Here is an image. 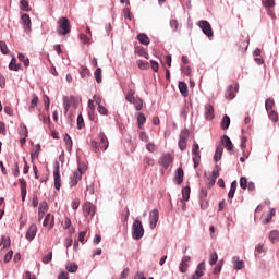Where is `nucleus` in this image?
I'll return each mask as SVG.
<instances>
[{
	"mask_svg": "<svg viewBox=\"0 0 279 279\" xmlns=\"http://www.w3.org/2000/svg\"><path fill=\"white\" fill-rule=\"evenodd\" d=\"M145 121H147V118L145 117V114L138 113L137 114V125H138L140 130H143V128L145 125Z\"/></svg>",
	"mask_w": 279,
	"mask_h": 279,
	"instance_id": "a878e982",
	"label": "nucleus"
},
{
	"mask_svg": "<svg viewBox=\"0 0 279 279\" xmlns=\"http://www.w3.org/2000/svg\"><path fill=\"white\" fill-rule=\"evenodd\" d=\"M38 232V227L36 223H32L26 232V240L27 241H34L36 239V233Z\"/></svg>",
	"mask_w": 279,
	"mask_h": 279,
	"instance_id": "9d476101",
	"label": "nucleus"
},
{
	"mask_svg": "<svg viewBox=\"0 0 279 279\" xmlns=\"http://www.w3.org/2000/svg\"><path fill=\"white\" fill-rule=\"evenodd\" d=\"M21 10H23L24 12H32V7H29V1L27 0H21Z\"/></svg>",
	"mask_w": 279,
	"mask_h": 279,
	"instance_id": "c756f323",
	"label": "nucleus"
},
{
	"mask_svg": "<svg viewBox=\"0 0 279 279\" xmlns=\"http://www.w3.org/2000/svg\"><path fill=\"white\" fill-rule=\"evenodd\" d=\"M14 256V252L13 251H9L5 255H4V263H10L12 260V257Z\"/></svg>",
	"mask_w": 279,
	"mask_h": 279,
	"instance_id": "bf43d9fd",
	"label": "nucleus"
},
{
	"mask_svg": "<svg viewBox=\"0 0 279 279\" xmlns=\"http://www.w3.org/2000/svg\"><path fill=\"white\" fill-rule=\"evenodd\" d=\"M190 134L191 133L189 132V129H184L180 132L179 142H178L180 151H186V145H187Z\"/></svg>",
	"mask_w": 279,
	"mask_h": 279,
	"instance_id": "7ed1b4c3",
	"label": "nucleus"
},
{
	"mask_svg": "<svg viewBox=\"0 0 279 279\" xmlns=\"http://www.w3.org/2000/svg\"><path fill=\"white\" fill-rule=\"evenodd\" d=\"M192 154H199V144H197V143L193 144Z\"/></svg>",
	"mask_w": 279,
	"mask_h": 279,
	"instance_id": "774afa93",
	"label": "nucleus"
},
{
	"mask_svg": "<svg viewBox=\"0 0 279 279\" xmlns=\"http://www.w3.org/2000/svg\"><path fill=\"white\" fill-rule=\"evenodd\" d=\"M84 128V117L82 114L77 116V129L82 130Z\"/></svg>",
	"mask_w": 279,
	"mask_h": 279,
	"instance_id": "4d7b16f0",
	"label": "nucleus"
},
{
	"mask_svg": "<svg viewBox=\"0 0 279 279\" xmlns=\"http://www.w3.org/2000/svg\"><path fill=\"white\" fill-rule=\"evenodd\" d=\"M179 270L181 274H186V271H189V264L181 262L179 265Z\"/></svg>",
	"mask_w": 279,
	"mask_h": 279,
	"instance_id": "8fccbe9b",
	"label": "nucleus"
},
{
	"mask_svg": "<svg viewBox=\"0 0 279 279\" xmlns=\"http://www.w3.org/2000/svg\"><path fill=\"white\" fill-rule=\"evenodd\" d=\"M43 226L45 228H47V226H49V230L53 229V226H56V217L52 216L51 214H47L44 219Z\"/></svg>",
	"mask_w": 279,
	"mask_h": 279,
	"instance_id": "9b49d317",
	"label": "nucleus"
},
{
	"mask_svg": "<svg viewBox=\"0 0 279 279\" xmlns=\"http://www.w3.org/2000/svg\"><path fill=\"white\" fill-rule=\"evenodd\" d=\"M201 208L202 210H207L208 209V201L206 198L199 199Z\"/></svg>",
	"mask_w": 279,
	"mask_h": 279,
	"instance_id": "052dcab7",
	"label": "nucleus"
},
{
	"mask_svg": "<svg viewBox=\"0 0 279 279\" xmlns=\"http://www.w3.org/2000/svg\"><path fill=\"white\" fill-rule=\"evenodd\" d=\"M98 112H99V114H102L104 117H108V109H106V107H104L102 105L98 106Z\"/></svg>",
	"mask_w": 279,
	"mask_h": 279,
	"instance_id": "13d9d810",
	"label": "nucleus"
},
{
	"mask_svg": "<svg viewBox=\"0 0 279 279\" xmlns=\"http://www.w3.org/2000/svg\"><path fill=\"white\" fill-rule=\"evenodd\" d=\"M236 186H238L236 181H232L231 182V187H230L229 193H228L229 199H234V193H236Z\"/></svg>",
	"mask_w": 279,
	"mask_h": 279,
	"instance_id": "b1692460",
	"label": "nucleus"
},
{
	"mask_svg": "<svg viewBox=\"0 0 279 279\" xmlns=\"http://www.w3.org/2000/svg\"><path fill=\"white\" fill-rule=\"evenodd\" d=\"M19 182H20L22 202H25V197H27V182L24 181V179H20Z\"/></svg>",
	"mask_w": 279,
	"mask_h": 279,
	"instance_id": "dca6fc26",
	"label": "nucleus"
},
{
	"mask_svg": "<svg viewBox=\"0 0 279 279\" xmlns=\"http://www.w3.org/2000/svg\"><path fill=\"white\" fill-rule=\"evenodd\" d=\"M268 117L272 123H278V112L276 110H270Z\"/></svg>",
	"mask_w": 279,
	"mask_h": 279,
	"instance_id": "4c0bfd02",
	"label": "nucleus"
},
{
	"mask_svg": "<svg viewBox=\"0 0 279 279\" xmlns=\"http://www.w3.org/2000/svg\"><path fill=\"white\" fill-rule=\"evenodd\" d=\"M191 199V186L186 185L182 189V199L181 202H189Z\"/></svg>",
	"mask_w": 279,
	"mask_h": 279,
	"instance_id": "6ab92c4d",
	"label": "nucleus"
},
{
	"mask_svg": "<svg viewBox=\"0 0 279 279\" xmlns=\"http://www.w3.org/2000/svg\"><path fill=\"white\" fill-rule=\"evenodd\" d=\"M17 59L20 60V62H23L24 66H29V59L28 58H25V54L23 53H19L17 54Z\"/></svg>",
	"mask_w": 279,
	"mask_h": 279,
	"instance_id": "58836bf2",
	"label": "nucleus"
},
{
	"mask_svg": "<svg viewBox=\"0 0 279 279\" xmlns=\"http://www.w3.org/2000/svg\"><path fill=\"white\" fill-rule=\"evenodd\" d=\"M208 197V190L206 187H202L199 192V199H206Z\"/></svg>",
	"mask_w": 279,
	"mask_h": 279,
	"instance_id": "6e6d98bb",
	"label": "nucleus"
},
{
	"mask_svg": "<svg viewBox=\"0 0 279 279\" xmlns=\"http://www.w3.org/2000/svg\"><path fill=\"white\" fill-rule=\"evenodd\" d=\"M223 144L227 151H232V149H234V146L232 145V140H230L228 135H223L221 137V145Z\"/></svg>",
	"mask_w": 279,
	"mask_h": 279,
	"instance_id": "2eb2a0df",
	"label": "nucleus"
},
{
	"mask_svg": "<svg viewBox=\"0 0 279 279\" xmlns=\"http://www.w3.org/2000/svg\"><path fill=\"white\" fill-rule=\"evenodd\" d=\"M99 147L100 149H104V151H106V149H108V137L106 136V133L100 132L99 133Z\"/></svg>",
	"mask_w": 279,
	"mask_h": 279,
	"instance_id": "f3484780",
	"label": "nucleus"
},
{
	"mask_svg": "<svg viewBox=\"0 0 279 279\" xmlns=\"http://www.w3.org/2000/svg\"><path fill=\"white\" fill-rule=\"evenodd\" d=\"M179 90L183 97H189V85H186L183 81L179 82Z\"/></svg>",
	"mask_w": 279,
	"mask_h": 279,
	"instance_id": "aec40b11",
	"label": "nucleus"
},
{
	"mask_svg": "<svg viewBox=\"0 0 279 279\" xmlns=\"http://www.w3.org/2000/svg\"><path fill=\"white\" fill-rule=\"evenodd\" d=\"M232 265H233V269H235V271H241V269H243L245 267V262L240 260L239 256H233Z\"/></svg>",
	"mask_w": 279,
	"mask_h": 279,
	"instance_id": "4468645a",
	"label": "nucleus"
},
{
	"mask_svg": "<svg viewBox=\"0 0 279 279\" xmlns=\"http://www.w3.org/2000/svg\"><path fill=\"white\" fill-rule=\"evenodd\" d=\"M154 165H156V161L154 160V158L149 157V156H146L144 158V167L147 168V167H154Z\"/></svg>",
	"mask_w": 279,
	"mask_h": 279,
	"instance_id": "72a5a7b5",
	"label": "nucleus"
},
{
	"mask_svg": "<svg viewBox=\"0 0 279 279\" xmlns=\"http://www.w3.org/2000/svg\"><path fill=\"white\" fill-rule=\"evenodd\" d=\"M158 219H160V215L158 213V209L155 208L149 213V228H150V230L156 229V226H158Z\"/></svg>",
	"mask_w": 279,
	"mask_h": 279,
	"instance_id": "39448f33",
	"label": "nucleus"
},
{
	"mask_svg": "<svg viewBox=\"0 0 279 279\" xmlns=\"http://www.w3.org/2000/svg\"><path fill=\"white\" fill-rule=\"evenodd\" d=\"M269 240L271 241V243H278L279 242V231H271L269 234Z\"/></svg>",
	"mask_w": 279,
	"mask_h": 279,
	"instance_id": "7c9ffc66",
	"label": "nucleus"
},
{
	"mask_svg": "<svg viewBox=\"0 0 279 279\" xmlns=\"http://www.w3.org/2000/svg\"><path fill=\"white\" fill-rule=\"evenodd\" d=\"M174 182L177 184H182L184 182V169H182V167H179L177 169V174L174 177Z\"/></svg>",
	"mask_w": 279,
	"mask_h": 279,
	"instance_id": "a211bd4d",
	"label": "nucleus"
},
{
	"mask_svg": "<svg viewBox=\"0 0 279 279\" xmlns=\"http://www.w3.org/2000/svg\"><path fill=\"white\" fill-rule=\"evenodd\" d=\"M217 260H219V255H217V253H211L209 257V265H217Z\"/></svg>",
	"mask_w": 279,
	"mask_h": 279,
	"instance_id": "a18cd8bd",
	"label": "nucleus"
},
{
	"mask_svg": "<svg viewBox=\"0 0 279 279\" xmlns=\"http://www.w3.org/2000/svg\"><path fill=\"white\" fill-rule=\"evenodd\" d=\"M276 215V209L271 208L269 213L266 215V218L263 219V223L267 225L271 219H274V216Z\"/></svg>",
	"mask_w": 279,
	"mask_h": 279,
	"instance_id": "cd10ccee",
	"label": "nucleus"
},
{
	"mask_svg": "<svg viewBox=\"0 0 279 279\" xmlns=\"http://www.w3.org/2000/svg\"><path fill=\"white\" fill-rule=\"evenodd\" d=\"M10 71H21V64L16 63V58H12L9 63Z\"/></svg>",
	"mask_w": 279,
	"mask_h": 279,
	"instance_id": "5701e85b",
	"label": "nucleus"
},
{
	"mask_svg": "<svg viewBox=\"0 0 279 279\" xmlns=\"http://www.w3.org/2000/svg\"><path fill=\"white\" fill-rule=\"evenodd\" d=\"M198 27L202 29L203 34L207 36V38H213L214 33H213V26H210V22L206 20H201L198 22Z\"/></svg>",
	"mask_w": 279,
	"mask_h": 279,
	"instance_id": "20e7f679",
	"label": "nucleus"
},
{
	"mask_svg": "<svg viewBox=\"0 0 279 279\" xmlns=\"http://www.w3.org/2000/svg\"><path fill=\"white\" fill-rule=\"evenodd\" d=\"M0 51L3 56H8L9 50H8V44H5V41H0Z\"/></svg>",
	"mask_w": 279,
	"mask_h": 279,
	"instance_id": "49530a36",
	"label": "nucleus"
},
{
	"mask_svg": "<svg viewBox=\"0 0 279 279\" xmlns=\"http://www.w3.org/2000/svg\"><path fill=\"white\" fill-rule=\"evenodd\" d=\"M140 138L144 142V143H149V135H147L146 132H142L140 134Z\"/></svg>",
	"mask_w": 279,
	"mask_h": 279,
	"instance_id": "0e129e2a",
	"label": "nucleus"
},
{
	"mask_svg": "<svg viewBox=\"0 0 279 279\" xmlns=\"http://www.w3.org/2000/svg\"><path fill=\"white\" fill-rule=\"evenodd\" d=\"M80 208V198H75L73 202H72V209L73 210H77Z\"/></svg>",
	"mask_w": 279,
	"mask_h": 279,
	"instance_id": "69168bd1",
	"label": "nucleus"
},
{
	"mask_svg": "<svg viewBox=\"0 0 279 279\" xmlns=\"http://www.w3.org/2000/svg\"><path fill=\"white\" fill-rule=\"evenodd\" d=\"M137 66L138 69H141L142 71H145L146 69L149 68V62L145 61V60H138L137 61Z\"/></svg>",
	"mask_w": 279,
	"mask_h": 279,
	"instance_id": "79ce46f5",
	"label": "nucleus"
},
{
	"mask_svg": "<svg viewBox=\"0 0 279 279\" xmlns=\"http://www.w3.org/2000/svg\"><path fill=\"white\" fill-rule=\"evenodd\" d=\"M1 241H2L3 248L8 250V247H10V245H11L10 238L2 235Z\"/></svg>",
	"mask_w": 279,
	"mask_h": 279,
	"instance_id": "de8ad7c7",
	"label": "nucleus"
},
{
	"mask_svg": "<svg viewBox=\"0 0 279 279\" xmlns=\"http://www.w3.org/2000/svg\"><path fill=\"white\" fill-rule=\"evenodd\" d=\"M77 269H78V266L75 263H70L66 265V271H69L70 274H75Z\"/></svg>",
	"mask_w": 279,
	"mask_h": 279,
	"instance_id": "e433bc0d",
	"label": "nucleus"
},
{
	"mask_svg": "<svg viewBox=\"0 0 279 279\" xmlns=\"http://www.w3.org/2000/svg\"><path fill=\"white\" fill-rule=\"evenodd\" d=\"M145 236V228H143V221L135 219L132 225V239L134 241H141Z\"/></svg>",
	"mask_w": 279,
	"mask_h": 279,
	"instance_id": "f257e3e1",
	"label": "nucleus"
},
{
	"mask_svg": "<svg viewBox=\"0 0 279 279\" xmlns=\"http://www.w3.org/2000/svg\"><path fill=\"white\" fill-rule=\"evenodd\" d=\"M170 27L172 32H178V20H170Z\"/></svg>",
	"mask_w": 279,
	"mask_h": 279,
	"instance_id": "680f3d73",
	"label": "nucleus"
},
{
	"mask_svg": "<svg viewBox=\"0 0 279 279\" xmlns=\"http://www.w3.org/2000/svg\"><path fill=\"white\" fill-rule=\"evenodd\" d=\"M126 101H129V104H134V101H136V98H134V90L133 89H129L126 96H125Z\"/></svg>",
	"mask_w": 279,
	"mask_h": 279,
	"instance_id": "f704fd0d",
	"label": "nucleus"
},
{
	"mask_svg": "<svg viewBox=\"0 0 279 279\" xmlns=\"http://www.w3.org/2000/svg\"><path fill=\"white\" fill-rule=\"evenodd\" d=\"M57 23V33L59 36H66V34H71V22L66 17L59 19Z\"/></svg>",
	"mask_w": 279,
	"mask_h": 279,
	"instance_id": "f03ea898",
	"label": "nucleus"
},
{
	"mask_svg": "<svg viewBox=\"0 0 279 279\" xmlns=\"http://www.w3.org/2000/svg\"><path fill=\"white\" fill-rule=\"evenodd\" d=\"M135 53H137V56H141L143 58H146V60L149 59V53H147V50H145L144 48H137L135 50Z\"/></svg>",
	"mask_w": 279,
	"mask_h": 279,
	"instance_id": "ea45409f",
	"label": "nucleus"
},
{
	"mask_svg": "<svg viewBox=\"0 0 279 279\" xmlns=\"http://www.w3.org/2000/svg\"><path fill=\"white\" fill-rule=\"evenodd\" d=\"M240 189H243V191L247 189V178L245 177L240 178Z\"/></svg>",
	"mask_w": 279,
	"mask_h": 279,
	"instance_id": "603ef678",
	"label": "nucleus"
},
{
	"mask_svg": "<svg viewBox=\"0 0 279 279\" xmlns=\"http://www.w3.org/2000/svg\"><path fill=\"white\" fill-rule=\"evenodd\" d=\"M95 210H96V207L90 202H86L83 205V213L85 217H88V216L95 217Z\"/></svg>",
	"mask_w": 279,
	"mask_h": 279,
	"instance_id": "6e6552de",
	"label": "nucleus"
},
{
	"mask_svg": "<svg viewBox=\"0 0 279 279\" xmlns=\"http://www.w3.org/2000/svg\"><path fill=\"white\" fill-rule=\"evenodd\" d=\"M21 21L22 25H24V32H32V19L29 17V14H22Z\"/></svg>",
	"mask_w": 279,
	"mask_h": 279,
	"instance_id": "1a4fd4ad",
	"label": "nucleus"
},
{
	"mask_svg": "<svg viewBox=\"0 0 279 279\" xmlns=\"http://www.w3.org/2000/svg\"><path fill=\"white\" fill-rule=\"evenodd\" d=\"M53 178H54V189L56 191H60L62 186V179L60 177V163L56 162L54 170H53Z\"/></svg>",
	"mask_w": 279,
	"mask_h": 279,
	"instance_id": "423d86ee",
	"label": "nucleus"
},
{
	"mask_svg": "<svg viewBox=\"0 0 279 279\" xmlns=\"http://www.w3.org/2000/svg\"><path fill=\"white\" fill-rule=\"evenodd\" d=\"M82 180V172L74 171L73 174L70 177V186H77V182Z\"/></svg>",
	"mask_w": 279,
	"mask_h": 279,
	"instance_id": "f8f14e48",
	"label": "nucleus"
},
{
	"mask_svg": "<svg viewBox=\"0 0 279 279\" xmlns=\"http://www.w3.org/2000/svg\"><path fill=\"white\" fill-rule=\"evenodd\" d=\"M205 119L209 121L215 119V107L210 104L205 105Z\"/></svg>",
	"mask_w": 279,
	"mask_h": 279,
	"instance_id": "ddd939ff",
	"label": "nucleus"
},
{
	"mask_svg": "<svg viewBox=\"0 0 279 279\" xmlns=\"http://www.w3.org/2000/svg\"><path fill=\"white\" fill-rule=\"evenodd\" d=\"M256 254H265V244H258L255 247V256Z\"/></svg>",
	"mask_w": 279,
	"mask_h": 279,
	"instance_id": "864d4df0",
	"label": "nucleus"
},
{
	"mask_svg": "<svg viewBox=\"0 0 279 279\" xmlns=\"http://www.w3.org/2000/svg\"><path fill=\"white\" fill-rule=\"evenodd\" d=\"M137 40H138V43H141V45H149V43H151V40L145 33L138 34Z\"/></svg>",
	"mask_w": 279,
	"mask_h": 279,
	"instance_id": "4be33fe9",
	"label": "nucleus"
},
{
	"mask_svg": "<svg viewBox=\"0 0 279 279\" xmlns=\"http://www.w3.org/2000/svg\"><path fill=\"white\" fill-rule=\"evenodd\" d=\"M20 136L27 137V126L25 124L20 125Z\"/></svg>",
	"mask_w": 279,
	"mask_h": 279,
	"instance_id": "3c124183",
	"label": "nucleus"
},
{
	"mask_svg": "<svg viewBox=\"0 0 279 279\" xmlns=\"http://www.w3.org/2000/svg\"><path fill=\"white\" fill-rule=\"evenodd\" d=\"M86 169H87L86 163L78 162L76 172L81 173L82 175H84V173H86Z\"/></svg>",
	"mask_w": 279,
	"mask_h": 279,
	"instance_id": "c03bdc74",
	"label": "nucleus"
},
{
	"mask_svg": "<svg viewBox=\"0 0 279 279\" xmlns=\"http://www.w3.org/2000/svg\"><path fill=\"white\" fill-rule=\"evenodd\" d=\"M230 128V116L225 114L221 120V130H228Z\"/></svg>",
	"mask_w": 279,
	"mask_h": 279,
	"instance_id": "bb28decb",
	"label": "nucleus"
},
{
	"mask_svg": "<svg viewBox=\"0 0 279 279\" xmlns=\"http://www.w3.org/2000/svg\"><path fill=\"white\" fill-rule=\"evenodd\" d=\"M195 271H198V274H201V276H204V271H206V263H205V262H201V263L197 265Z\"/></svg>",
	"mask_w": 279,
	"mask_h": 279,
	"instance_id": "37998d69",
	"label": "nucleus"
},
{
	"mask_svg": "<svg viewBox=\"0 0 279 279\" xmlns=\"http://www.w3.org/2000/svg\"><path fill=\"white\" fill-rule=\"evenodd\" d=\"M53 260V253L50 252L48 253L47 255H45L43 258H41V263H44V265H49V263Z\"/></svg>",
	"mask_w": 279,
	"mask_h": 279,
	"instance_id": "c9c22d12",
	"label": "nucleus"
},
{
	"mask_svg": "<svg viewBox=\"0 0 279 279\" xmlns=\"http://www.w3.org/2000/svg\"><path fill=\"white\" fill-rule=\"evenodd\" d=\"M90 148L92 151H95L96 154L99 151V144L97 143V141L93 140L90 142Z\"/></svg>",
	"mask_w": 279,
	"mask_h": 279,
	"instance_id": "5fc2aeb1",
	"label": "nucleus"
},
{
	"mask_svg": "<svg viewBox=\"0 0 279 279\" xmlns=\"http://www.w3.org/2000/svg\"><path fill=\"white\" fill-rule=\"evenodd\" d=\"M64 114H69V108H71V100H69V96H63L62 98Z\"/></svg>",
	"mask_w": 279,
	"mask_h": 279,
	"instance_id": "c85d7f7f",
	"label": "nucleus"
},
{
	"mask_svg": "<svg viewBox=\"0 0 279 279\" xmlns=\"http://www.w3.org/2000/svg\"><path fill=\"white\" fill-rule=\"evenodd\" d=\"M94 77L97 82V84H101L102 77H101V68H97L94 72Z\"/></svg>",
	"mask_w": 279,
	"mask_h": 279,
	"instance_id": "473e14b6",
	"label": "nucleus"
},
{
	"mask_svg": "<svg viewBox=\"0 0 279 279\" xmlns=\"http://www.w3.org/2000/svg\"><path fill=\"white\" fill-rule=\"evenodd\" d=\"M173 162V156L171 154L166 153L159 158V165L162 166L163 169H169V165Z\"/></svg>",
	"mask_w": 279,
	"mask_h": 279,
	"instance_id": "0eeeda50",
	"label": "nucleus"
},
{
	"mask_svg": "<svg viewBox=\"0 0 279 279\" xmlns=\"http://www.w3.org/2000/svg\"><path fill=\"white\" fill-rule=\"evenodd\" d=\"M150 65H151L153 71H155V73H158V69H159L158 63L154 60H150Z\"/></svg>",
	"mask_w": 279,
	"mask_h": 279,
	"instance_id": "338daca9",
	"label": "nucleus"
},
{
	"mask_svg": "<svg viewBox=\"0 0 279 279\" xmlns=\"http://www.w3.org/2000/svg\"><path fill=\"white\" fill-rule=\"evenodd\" d=\"M146 149H147V151H150V154H154V151H156V144H154V143H148V144L146 145Z\"/></svg>",
	"mask_w": 279,
	"mask_h": 279,
	"instance_id": "e2e57ef3",
	"label": "nucleus"
},
{
	"mask_svg": "<svg viewBox=\"0 0 279 279\" xmlns=\"http://www.w3.org/2000/svg\"><path fill=\"white\" fill-rule=\"evenodd\" d=\"M274 104H275L274 98L266 99L265 108H266L267 112L271 111V109L274 108Z\"/></svg>",
	"mask_w": 279,
	"mask_h": 279,
	"instance_id": "a19ab883",
	"label": "nucleus"
},
{
	"mask_svg": "<svg viewBox=\"0 0 279 279\" xmlns=\"http://www.w3.org/2000/svg\"><path fill=\"white\" fill-rule=\"evenodd\" d=\"M63 141L66 144L68 151H71L73 149V140L71 138V135L66 133Z\"/></svg>",
	"mask_w": 279,
	"mask_h": 279,
	"instance_id": "393cba45",
	"label": "nucleus"
},
{
	"mask_svg": "<svg viewBox=\"0 0 279 279\" xmlns=\"http://www.w3.org/2000/svg\"><path fill=\"white\" fill-rule=\"evenodd\" d=\"M47 210H49V205L47 204V202L44 201L39 204L38 211L39 213H47Z\"/></svg>",
	"mask_w": 279,
	"mask_h": 279,
	"instance_id": "09e8293b",
	"label": "nucleus"
},
{
	"mask_svg": "<svg viewBox=\"0 0 279 279\" xmlns=\"http://www.w3.org/2000/svg\"><path fill=\"white\" fill-rule=\"evenodd\" d=\"M221 156H223V146L218 145L214 155L215 162H219V160H221Z\"/></svg>",
	"mask_w": 279,
	"mask_h": 279,
	"instance_id": "412c9836",
	"label": "nucleus"
},
{
	"mask_svg": "<svg viewBox=\"0 0 279 279\" xmlns=\"http://www.w3.org/2000/svg\"><path fill=\"white\" fill-rule=\"evenodd\" d=\"M234 97H236V95H234V87L232 85H230L227 89L226 98L227 99H234Z\"/></svg>",
	"mask_w": 279,
	"mask_h": 279,
	"instance_id": "2f4dec72",
	"label": "nucleus"
}]
</instances>
